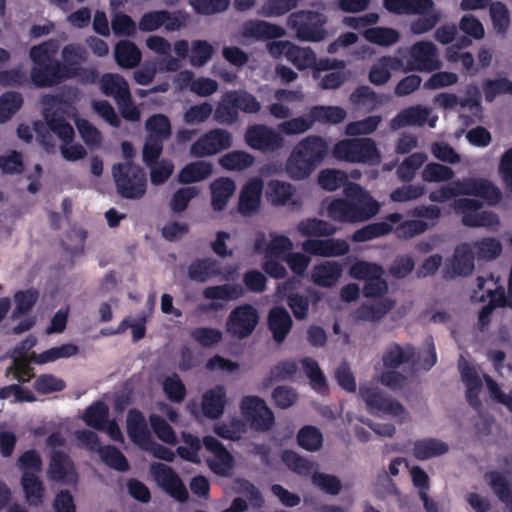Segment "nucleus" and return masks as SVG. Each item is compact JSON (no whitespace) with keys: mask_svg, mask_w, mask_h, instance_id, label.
I'll return each instance as SVG.
<instances>
[{"mask_svg":"<svg viewBox=\"0 0 512 512\" xmlns=\"http://www.w3.org/2000/svg\"><path fill=\"white\" fill-rule=\"evenodd\" d=\"M329 151L326 140L318 135L301 139L292 149L285 163V171L293 180L308 178L324 161Z\"/></svg>","mask_w":512,"mask_h":512,"instance_id":"obj_1","label":"nucleus"},{"mask_svg":"<svg viewBox=\"0 0 512 512\" xmlns=\"http://www.w3.org/2000/svg\"><path fill=\"white\" fill-rule=\"evenodd\" d=\"M58 49L59 45L53 39L30 48L29 56L33 63L30 77L37 88L56 86L68 79L61 61L55 58Z\"/></svg>","mask_w":512,"mask_h":512,"instance_id":"obj_2","label":"nucleus"},{"mask_svg":"<svg viewBox=\"0 0 512 512\" xmlns=\"http://www.w3.org/2000/svg\"><path fill=\"white\" fill-rule=\"evenodd\" d=\"M112 176L116 185L117 193L125 199H141L147 190V176L145 170L133 163L114 164Z\"/></svg>","mask_w":512,"mask_h":512,"instance_id":"obj_3","label":"nucleus"},{"mask_svg":"<svg viewBox=\"0 0 512 512\" xmlns=\"http://www.w3.org/2000/svg\"><path fill=\"white\" fill-rule=\"evenodd\" d=\"M346 111L339 106L316 105L310 108L305 117H296L279 124L280 133L286 135L301 134L308 131L315 122L339 124L346 118Z\"/></svg>","mask_w":512,"mask_h":512,"instance_id":"obj_4","label":"nucleus"},{"mask_svg":"<svg viewBox=\"0 0 512 512\" xmlns=\"http://www.w3.org/2000/svg\"><path fill=\"white\" fill-rule=\"evenodd\" d=\"M335 159L349 163L375 165L381 160L376 143L371 138H346L339 140L332 149Z\"/></svg>","mask_w":512,"mask_h":512,"instance_id":"obj_5","label":"nucleus"},{"mask_svg":"<svg viewBox=\"0 0 512 512\" xmlns=\"http://www.w3.org/2000/svg\"><path fill=\"white\" fill-rule=\"evenodd\" d=\"M288 26L295 30L296 36L301 41L318 42L325 38L324 24L326 19L320 12L300 10L289 15Z\"/></svg>","mask_w":512,"mask_h":512,"instance_id":"obj_6","label":"nucleus"},{"mask_svg":"<svg viewBox=\"0 0 512 512\" xmlns=\"http://www.w3.org/2000/svg\"><path fill=\"white\" fill-rule=\"evenodd\" d=\"M241 414L257 432H268L275 424L273 411L258 396H245L240 402Z\"/></svg>","mask_w":512,"mask_h":512,"instance_id":"obj_7","label":"nucleus"},{"mask_svg":"<svg viewBox=\"0 0 512 512\" xmlns=\"http://www.w3.org/2000/svg\"><path fill=\"white\" fill-rule=\"evenodd\" d=\"M44 120L47 127L41 121L34 122V130L40 137V142L46 146H53L51 144V137L49 131L53 132L64 143H70L75 135L74 129L69 122L64 118V114L56 111L46 109L43 111Z\"/></svg>","mask_w":512,"mask_h":512,"instance_id":"obj_8","label":"nucleus"},{"mask_svg":"<svg viewBox=\"0 0 512 512\" xmlns=\"http://www.w3.org/2000/svg\"><path fill=\"white\" fill-rule=\"evenodd\" d=\"M359 395L371 414L383 413L396 417L405 413V408L399 401L376 386L370 384L361 385L359 387Z\"/></svg>","mask_w":512,"mask_h":512,"instance_id":"obj_9","label":"nucleus"},{"mask_svg":"<svg viewBox=\"0 0 512 512\" xmlns=\"http://www.w3.org/2000/svg\"><path fill=\"white\" fill-rule=\"evenodd\" d=\"M236 272L235 265L222 267L220 262L212 257L197 258L187 268L188 278L197 283H205L215 277L228 281L234 278Z\"/></svg>","mask_w":512,"mask_h":512,"instance_id":"obj_10","label":"nucleus"},{"mask_svg":"<svg viewBox=\"0 0 512 512\" xmlns=\"http://www.w3.org/2000/svg\"><path fill=\"white\" fill-rule=\"evenodd\" d=\"M246 144L263 153H273L284 146V138L280 131L265 124L250 125L245 132Z\"/></svg>","mask_w":512,"mask_h":512,"instance_id":"obj_11","label":"nucleus"},{"mask_svg":"<svg viewBox=\"0 0 512 512\" xmlns=\"http://www.w3.org/2000/svg\"><path fill=\"white\" fill-rule=\"evenodd\" d=\"M483 203L478 199L459 198L454 207L462 213V223L467 227H494L499 224L498 215L493 211H481Z\"/></svg>","mask_w":512,"mask_h":512,"instance_id":"obj_12","label":"nucleus"},{"mask_svg":"<svg viewBox=\"0 0 512 512\" xmlns=\"http://www.w3.org/2000/svg\"><path fill=\"white\" fill-rule=\"evenodd\" d=\"M259 322L258 311L251 304L235 307L226 322L227 332L232 337L243 339L250 336Z\"/></svg>","mask_w":512,"mask_h":512,"instance_id":"obj_13","label":"nucleus"},{"mask_svg":"<svg viewBox=\"0 0 512 512\" xmlns=\"http://www.w3.org/2000/svg\"><path fill=\"white\" fill-rule=\"evenodd\" d=\"M232 146V135L225 129L214 128L195 141L190 147V153L195 157H206L218 154Z\"/></svg>","mask_w":512,"mask_h":512,"instance_id":"obj_14","label":"nucleus"},{"mask_svg":"<svg viewBox=\"0 0 512 512\" xmlns=\"http://www.w3.org/2000/svg\"><path fill=\"white\" fill-rule=\"evenodd\" d=\"M456 196L468 195L483 198L488 205L500 202L502 193L490 180L485 178H466L453 182Z\"/></svg>","mask_w":512,"mask_h":512,"instance_id":"obj_15","label":"nucleus"},{"mask_svg":"<svg viewBox=\"0 0 512 512\" xmlns=\"http://www.w3.org/2000/svg\"><path fill=\"white\" fill-rule=\"evenodd\" d=\"M344 195L351 199L358 222H364L373 218L380 210L379 202L359 184L348 183L344 187Z\"/></svg>","mask_w":512,"mask_h":512,"instance_id":"obj_16","label":"nucleus"},{"mask_svg":"<svg viewBox=\"0 0 512 512\" xmlns=\"http://www.w3.org/2000/svg\"><path fill=\"white\" fill-rule=\"evenodd\" d=\"M408 66L411 70L432 72L441 67L436 46L429 41H420L410 48Z\"/></svg>","mask_w":512,"mask_h":512,"instance_id":"obj_17","label":"nucleus"},{"mask_svg":"<svg viewBox=\"0 0 512 512\" xmlns=\"http://www.w3.org/2000/svg\"><path fill=\"white\" fill-rule=\"evenodd\" d=\"M151 471L161 488L177 501L183 503L188 499V491L178 474L168 465L154 463Z\"/></svg>","mask_w":512,"mask_h":512,"instance_id":"obj_18","label":"nucleus"},{"mask_svg":"<svg viewBox=\"0 0 512 512\" xmlns=\"http://www.w3.org/2000/svg\"><path fill=\"white\" fill-rule=\"evenodd\" d=\"M263 181L254 177L249 179L241 188L237 204V210L243 217L256 215L261 207Z\"/></svg>","mask_w":512,"mask_h":512,"instance_id":"obj_19","label":"nucleus"},{"mask_svg":"<svg viewBox=\"0 0 512 512\" xmlns=\"http://www.w3.org/2000/svg\"><path fill=\"white\" fill-rule=\"evenodd\" d=\"M48 476L51 480L64 484H74L78 478L72 459L63 451H53Z\"/></svg>","mask_w":512,"mask_h":512,"instance_id":"obj_20","label":"nucleus"},{"mask_svg":"<svg viewBox=\"0 0 512 512\" xmlns=\"http://www.w3.org/2000/svg\"><path fill=\"white\" fill-rule=\"evenodd\" d=\"M305 253L322 257H339L349 252V244L343 239H308L302 244Z\"/></svg>","mask_w":512,"mask_h":512,"instance_id":"obj_21","label":"nucleus"},{"mask_svg":"<svg viewBox=\"0 0 512 512\" xmlns=\"http://www.w3.org/2000/svg\"><path fill=\"white\" fill-rule=\"evenodd\" d=\"M267 325L273 340L281 344L290 333L293 321L285 307L275 306L268 313Z\"/></svg>","mask_w":512,"mask_h":512,"instance_id":"obj_22","label":"nucleus"},{"mask_svg":"<svg viewBox=\"0 0 512 512\" xmlns=\"http://www.w3.org/2000/svg\"><path fill=\"white\" fill-rule=\"evenodd\" d=\"M126 429L128 437L134 444L146 448L145 446L150 443V431L145 417L140 410L132 408L128 411Z\"/></svg>","mask_w":512,"mask_h":512,"instance_id":"obj_23","label":"nucleus"},{"mask_svg":"<svg viewBox=\"0 0 512 512\" xmlns=\"http://www.w3.org/2000/svg\"><path fill=\"white\" fill-rule=\"evenodd\" d=\"M242 35L245 38L269 40L283 37L285 30L279 25L263 20H249L242 25Z\"/></svg>","mask_w":512,"mask_h":512,"instance_id":"obj_24","label":"nucleus"},{"mask_svg":"<svg viewBox=\"0 0 512 512\" xmlns=\"http://www.w3.org/2000/svg\"><path fill=\"white\" fill-rule=\"evenodd\" d=\"M343 273V266L337 261H324L316 264L311 271V281L323 288L333 287Z\"/></svg>","mask_w":512,"mask_h":512,"instance_id":"obj_25","label":"nucleus"},{"mask_svg":"<svg viewBox=\"0 0 512 512\" xmlns=\"http://www.w3.org/2000/svg\"><path fill=\"white\" fill-rule=\"evenodd\" d=\"M226 405V390L216 385L202 395L201 408L205 417L215 420L222 416Z\"/></svg>","mask_w":512,"mask_h":512,"instance_id":"obj_26","label":"nucleus"},{"mask_svg":"<svg viewBox=\"0 0 512 512\" xmlns=\"http://www.w3.org/2000/svg\"><path fill=\"white\" fill-rule=\"evenodd\" d=\"M384 7L397 15H422L434 10L433 0H383Z\"/></svg>","mask_w":512,"mask_h":512,"instance_id":"obj_27","label":"nucleus"},{"mask_svg":"<svg viewBox=\"0 0 512 512\" xmlns=\"http://www.w3.org/2000/svg\"><path fill=\"white\" fill-rule=\"evenodd\" d=\"M416 356L415 347L407 344L402 347L396 342L390 343L382 355V363L386 369H397L401 365L410 363Z\"/></svg>","mask_w":512,"mask_h":512,"instance_id":"obj_28","label":"nucleus"},{"mask_svg":"<svg viewBox=\"0 0 512 512\" xmlns=\"http://www.w3.org/2000/svg\"><path fill=\"white\" fill-rule=\"evenodd\" d=\"M61 56V67L68 79L79 76L81 64L87 59L86 50L79 44H67L63 47Z\"/></svg>","mask_w":512,"mask_h":512,"instance_id":"obj_29","label":"nucleus"},{"mask_svg":"<svg viewBox=\"0 0 512 512\" xmlns=\"http://www.w3.org/2000/svg\"><path fill=\"white\" fill-rule=\"evenodd\" d=\"M430 114V110L421 105H414L401 110L390 122L393 130L407 126H423Z\"/></svg>","mask_w":512,"mask_h":512,"instance_id":"obj_30","label":"nucleus"},{"mask_svg":"<svg viewBox=\"0 0 512 512\" xmlns=\"http://www.w3.org/2000/svg\"><path fill=\"white\" fill-rule=\"evenodd\" d=\"M282 288L286 292L287 305L291 309L294 317L297 320H304L308 316L309 312V298L305 295L295 292L296 280L289 278L282 284Z\"/></svg>","mask_w":512,"mask_h":512,"instance_id":"obj_31","label":"nucleus"},{"mask_svg":"<svg viewBox=\"0 0 512 512\" xmlns=\"http://www.w3.org/2000/svg\"><path fill=\"white\" fill-rule=\"evenodd\" d=\"M114 58L119 67L133 69L140 64L142 54L134 42L120 40L114 47Z\"/></svg>","mask_w":512,"mask_h":512,"instance_id":"obj_32","label":"nucleus"},{"mask_svg":"<svg viewBox=\"0 0 512 512\" xmlns=\"http://www.w3.org/2000/svg\"><path fill=\"white\" fill-rule=\"evenodd\" d=\"M100 88L105 96L112 97L116 102L128 98L131 94L128 82L116 73H106L101 77Z\"/></svg>","mask_w":512,"mask_h":512,"instance_id":"obj_33","label":"nucleus"},{"mask_svg":"<svg viewBox=\"0 0 512 512\" xmlns=\"http://www.w3.org/2000/svg\"><path fill=\"white\" fill-rule=\"evenodd\" d=\"M448 451V444L436 438L419 439L413 445V456L420 461L444 455Z\"/></svg>","mask_w":512,"mask_h":512,"instance_id":"obj_34","label":"nucleus"},{"mask_svg":"<svg viewBox=\"0 0 512 512\" xmlns=\"http://www.w3.org/2000/svg\"><path fill=\"white\" fill-rule=\"evenodd\" d=\"M474 251L469 243H461L456 246L453 259L452 271L456 276H468L474 270Z\"/></svg>","mask_w":512,"mask_h":512,"instance_id":"obj_35","label":"nucleus"},{"mask_svg":"<svg viewBox=\"0 0 512 512\" xmlns=\"http://www.w3.org/2000/svg\"><path fill=\"white\" fill-rule=\"evenodd\" d=\"M211 206L215 211H222L227 206L228 200L235 191V182L228 177L216 179L210 186Z\"/></svg>","mask_w":512,"mask_h":512,"instance_id":"obj_36","label":"nucleus"},{"mask_svg":"<svg viewBox=\"0 0 512 512\" xmlns=\"http://www.w3.org/2000/svg\"><path fill=\"white\" fill-rule=\"evenodd\" d=\"M79 352V347L73 343L62 344L57 347H52L42 353L32 352L30 354V361L35 364L43 365L46 363L54 362L58 359L69 358Z\"/></svg>","mask_w":512,"mask_h":512,"instance_id":"obj_37","label":"nucleus"},{"mask_svg":"<svg viewBox=\"0 0 512 512\" xmlns=\"http://www.w3.org/2000/svg\"><path fill=\"white\" fill-rule=\"evenodd\" d=\"M212 165L206 161H195L186 164L178 174V181L191 184L205 180L212 174Z\"/></svg>","mask_w":512,"mask_h":512,"instance_id":"obj_38","label":"nucleus"},{"mask_svg":"<svg viewBox=\"0 0 512 512\" xmlns=\"http://www.w3.org/2000/svg\"><path fill=\"white\" fill-rule=\"evenodd\" d=\"M21 486L29 505L38 506L44 497V486L34 472H25L21 476Z\"/></svg>","mask_w":512,"mask_h":512,"instance_id":"obj_39","label":"nucleus"},{"mask_svg":"<svg viewBox=\"0 0 512 512\" xmlns=\"http://www.w3.org/2000/svg\"><path fill=\"white\" fill-rule=\"evenodd\" d=\"M327 214L334 221L343 223L358 222L351 199L346 196L345 198L333 199L327 207Z\"/></svg>","mask_w":512,"mask_h":512,"instance_id":"obj_40","label":"nucleus"},{"mask_svg":"<svg viewBox=\"0 0 512 512\" xmlns=\"http://www.w3.org/2000/svg\"><path fill=\"white\" fill-rule=\"evenodd\" d=\"M85 424L95 430L104 431L109 419V408L102 401L93 402L82 416Z\"/></svg>","mask_w":512,"mask_h":512,"instance_id":"obj_41","label":"nucleus"},{"mask_svg":"<svg viewBox=\"0 0 512 512\" xmlns=\"http://www.w3.org/2000/svg\"><path fill=\"white\" fill-rule=\"evenodd\" d=\"M294 193L295 189L290 183L274 179L267 183L265 191L267 200L276 206L285 205Z\"/></svg>","mask_w":512,"mask_h":512,"instance_id":"obj_42","label":"nucleus"},{"mask_svg":"<svg viewBox=\"0 0 512 512\" xmlns=\"http://www.w3.org/2000/svg\"><path fill=\"white\" fill-rule=\"evenodd\" d=\"M486 102H493L500 95H512V81L507 77L484 79L481 84Z\"/></svg>","mask_w":512,"mask_h":512,"instance_id":"obj_43","label":"nucleus"},{"mask_svg":"<svg viewBox=\"0 0 512 512\" xmlns=\"http://www.w3.org/2000/svg\"><path fill=\"white\" fill-rule=\"evenodd\" d=\"M74 97L67 96L65 94H46L41 98V103L44 106V111L50 109V111H58L59 113L65 114L68 117L75 116L76 109L73 105Z\"/></svg>","mask_w":512,"mask_h":512,"instance_id":"obj_44","label":"nucleus"},{"mask_svg":"<svg viewBox=\"0 0 512 512\" xmlns=\"http://www.w3.org/2000/svg\"><path fill=\"white\" fill-rule=\"evenodd\" d=\"M15 308L12 312V318H19L27 315L35 306L39 299V292L35 288L19 290L14 293Z\"/></svg>","mask_w":512,"mask_h":512,"instance_id":"obj_45","label":"nucleus"},{"mask_svg":"<svg viewBox=\"0 0 512 512\" xmlns=\"http://www.w3.org/2000/svg\"><path fill=\"white\" fill-rule=\"evenodd\" d=\"M470 245L478 260H493L502 252L501 242L493 237L482 238Z\"/></svg>","mask_w":512,"mask_h":512,"instance_id":"obj_46","label":"nucleus"},{"mask_svg":"<svg viewBox=\"0 0 512 512\" xmlns=\"http://www.w3.org/2000/svg\"><path fill=\"white\" fill-rule=\"evenodd\" d=\"M394 307V302L381 299L373 304H363L358 310V318L366 321H379Z\"/></svg>","mask_w":512,"mask_h":512,"instance_id":"obj_47","label":"nucleus"},{"mask_svg":"<svg viewBox=\"0 0 512 512\" xmlns=\"http://www.w3.org/2000/svg\"><path fill=\"white\" fill-rule=\"evenodd\" d=\"M255 158L246 151L237 150L225 154L219 161L229 171H242L253 165Z\"/></svg>","mask_w":512,"mask_h":512,"instance_id":"obj_48","label":"nucleus"},{"mask_svg":"<svg viewBox=\"0 0 512 512\" xmlns=\"http://www.w3.org/2000/svg\"><path fill=\"white\" fill-rule=\"evenodd\" d=\"M287 60L302 71L316 65V54L311 48H302L292 43L287 50Z\"/></svg>","mask_w":512,"mask_h":512,"instance_id":"obj_49","label":"nucleus"},{"mask_svg":"<svg viewBox=\"0 0 512 512\" xmlns=\"http://www.w3.org/2000/svg\"><path fill=\"white\" fill-rule=\"evenodd\" d=\"M297 443L304 450L314 452L322 447L323 435L317 427L306 425L298 431Z\"/></svg>","mask_w":512,"mask_h":512,"instance_id":"obj_50","label":"nucleus"},{"mask_svg":"<svg viewBox=\"0 0 512 512\" xmlns=\"http://www.w3.org/2000/svg\"><path fill=\"white\" fill-rule=\"evenodd\" d=\"M298 231L304 236H331L335 233V227L329 222L318 219L308 218L302 220L298 226Z\"/></svg>","mask_w":512,"mask_h":512,"instance_id":"obj_51","label":"nucleus"},{"mask_svg":"<svg viewBox=\"0 0 512 512\" xmlns=\"http://www.w3.org/2000/svg\"><path fill=\"white\" fill-rule=\"evenodd\" d=\"M489 485L498 499L506 505H512V488L505 476L498 471L486 474Z\"/></svg>","mask_w":512,"mask_h":512,"instance_id":"obj_52","label":"nucleus"},{"mask_svg":"<svg viewBox=\"0 0 512 512\" xmlns=\"http://www.w3.org/2000/svg\"><path fill=\"white\" fill-rule=\"evenodd\" d=\"M393 227L388 222H376L357 229L351 236L353 242H366L389 234Z\"/></svg>","mask_w":512,"mask_h":512,"instance_id":"obj_53","label":"nucleus"},{"mask_svg":"<svg viewBox=\"0 0 512 512\" xmlns=\"http://www.w3.org/2000/svg\"><path fill=\"white\" fill-rule=\"evenodd\" d=\"M203 295L210 300H236L243 295V288L239 284L210 286L204 289Z\"/></svg>","mask_w":512,"mask_h":512,"instance_id":"obj_54","label":"nucleus"},{"mask_svg":"<svg viewBox=\"0 0 512 512\" xmlns=\"http://www.w3.org/2000/svg\"><path fill=\"white\" fill-rule=\"evenodd\" d=\"M489 12L494 30L504 36L510 26V14L507 6L501 1L491 2Z\"/></svg>","mask_w":512,"mask_h":512,"instance_id":"obj_55","label":"nucleus"},{"mask_svg":"<svg viewBox=\"0 0 512 512\" xmlns=\"http://www.w3.org/2000/svg\"><path fill=\"white\" fill-rule=\"evenodd\" d=\"M23 104V97L19 92L9 91L0 96V123H5L16 114Z\"/></svg>","mask_w":512,"mask_h":512,"instance_id":"obj_56","label":"nucleus"},{"mask_svg":"<svg viewBox=\"0 0 512 512\" xmlns=\"http://www.w3.org/2000/svg\"><path fill=\"white\" fill-rule=\"evenodd\" d=\"M229 98H232L236 110L247 114H256L260 111L261 105L257 98L246 90L228 91Z\"/></svg>","mask_w":512,"mask_h":512,"instance_id":"obj_57","label":"nucleus"},{"mask_svg":"<svg viewBox=\"0 0 512 512\" xmlns=\"http://www.w3.org/2000/svg\"><path fill=\"white\" fill-rule=\"evenodd\" d=\"M101 460L110 468L119 471L126 472L129 470V462L125 455L115 446L107 445L100 449Z\"/></svg>","mask_w":512,"mask_h":512,"instance_id":"obj_58","label":"nucleus"},{"mask_svg":"<svg viewBox=\"0 0 512 512\" xmlns=\"http://www.w3.org/2000/svg\"><path fill=\"white\" fill-rule=\"evenodd\" d=\"M34 390L41 395L61 392L66 388V382L51 373L40 374L33 383Z\"/></svg>","mask_w":512,"mask_h":512,"instance_id":"obj_59","label":"nucleus"},{"mask_svg":"<svg viewBox=\"0 0 512 512\" xmlns=\"http://www.w3.org/2000/svg\"><path fill=\"white\" fill-rule=\"evenodd\" d=\"M214 119L220 124L232 125L239 119V113L236 110L232 98H229V92H226L214 112Z\"/></svg>","mask_w":512,"mask_h":512,"instance_id":"obj_60","label":"nucleus"},{"mask_svg":"<svg viewBox=\"0 0 512 512\" xmlns=\"http://www.w3.org/2000/svg\"><path fill=\"white\" fill-rule=\"evenodd\" d=\"M281 459L290 470L299 475L307 476L312 471L313 463L293 450H284Z\"/></svg>","mask_w":512,"mask_h":512,"instance_id":"obj_61","label":"nucleus"},{"mask_svg":"<svg viewBox=\"0 0 512 512\" xmlns=\"http://www.w3.org/2000/svg\"><path fill=\"white\" fill-rule=\"evenodd\" d=\"M162 389L167 399L173 403H181L187 393L184 383L176 373L164 379Z\"/></svg>","mask_w":512,"mask_h":512,"instance_id":"obj_62","label":"nucleus"},{"mask_svg":"<svg viewBox=\"0 0 512 512\" xmlns=\"http://www.w3.org/2000/svg\"><path fill=\"white\" fill-rule=\"evenodd\" d=\"M148 136H154L165 141L171 135V123L169 118L164 114H155L146 121Z\"/></svg>","mask_w":512,"mask_h":512,"instance_id":"obj_63","label":"nucleus"},{"mask_svg":"<svg viewBox=\"0 0 512 512\" xmlns=\"http://www.w3.org/2000/svg\"><path fill=\"white\" fill-rule=\"evenodd\" d=\"M365 38L380 46H390L399 40V32L393 28L375 27L365 31Z\"/></svg>","mask_w":512,"mask_h":512,"instance_id":"obj_64","label":"nucleus"}]
</instances>
